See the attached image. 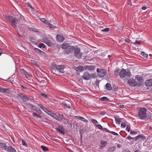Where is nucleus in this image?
I'll return each mask as SVG.
<instances>
[{"label":"nucleus","mask_w":152,"mask_h":152,"mask_svg":"<svg viewBox=\"0 0 152 152\" xmlns=\"http://www.w3.org/2000/svg\"><path fill=\"white\" fill-rule=\"evenodd\" d=\"M96 72L99 76H105L107 74L106 71L104 69L97 68L96 69Z\"/></svg>","instance_id":"39448f33"},{"label":"nucleus","mask_w":152,"mask_h":152,"mask_svg":"<svg viewBox=\"0 0 152 152\" xmlns=\"http://www.w3.org/2000/svg\"><path fill=\"white\" fill-rule=\"evenodd\" d=\"M146 109L145 108H140L138 112V116L141 119H145L147 117Z\"/></svg>","instance_id":"7ed1b4c3"},{"label":"nucleus","mask_w":152,"mask_h":152,"mask_svg":"<svg viewBox=\"0 0 152 152\" xmlns=\"http://www.w3.org/2000/svg\"><path fill=\"white\" fill-rule=\"evenodd\" d=\"M65 66L63 65H59L57 68L56 70L60 73H63L64 72V69Z\"/></svg>","instance_id":"9d476101"},{"label":"nucleus","mask_w":152,"mask_h":152,"mask_svg":"<svg viewBox=\"0 0 152 152\" xmlns=\"http://www.w3.org/2000/svg\"><path fill=\"white\" fill-rule=\"evenodd\" d=\"M41 95L44 98H46L47 97V95L45 94H41Z\"/></svg>","instance_id":"13d9d810"},{"label":"nucleus","mask_w":152,"mask_h":152,"mask_svg":"<svg viewBox=\"0 0 152 152\" xmlns=\"http://www.w3.org/2000/svg\"><path fill=\"white\" fill-rule=\"evenodd\" d=\"M45 23L46 24L48 25L50 28H52L54 29V28H56V27L55 26L51 24L50 23L48 22L47 20L46 22Z\"/></svg>","instance_id":"bb28decb"},{"label":"nucleus","mask_w":152,"mask_h":152,"mask_svg":"<svg viewBox=\"0 0 152 152\" xmlns=\"http://www.w3.org/2000/svg\"><path fill=\"white\" fill-rule=\"evenodd\" d=\"M41 148H42L43 150L45 151H46L48 150V149L46 147L44 146L41 145Z\"/></svg>","instance_id":"e433bc0d"},{"label":"nucleus","mask_w":152,"mask_h":152,"mask_svg":"<svg viewBox=\"0 0 152 152\" xmlns=\"http://www.w3.org/2000/svg\"><path fill=\"white\" fill-rule=\"evenodd\" d=\"M105 88L107 90L110 91L112 89L111 85L109 83H107L105 85Z\"/></svg>","instance_id":"a878e982"},{"label":"nucleus","mask_w":152,"mask_h":152,"mask_svg":"<svg viewBox=\"0 0 152 152\" xmlns=\"http://www.w3.org/2000/svg\"><path fill=\"white\" fill-rule=\"evenodd\" d=\"M100 113L101 115H104L105 113V112L104 111H101Z\"/></svg>","instance_id":"338daca9"},{"label":"nucleus","mask_w":152,"mask_h":152,"mask_svg":"<svg viewBox=\"0 0 152 152\" xmlns=\"http://www.w3.org/2000/svg\"><path fill=\"white\" fill-rule=\"evenodd\" d=\"M101 31H102L107 32L109 31V28H106L103 29Z\"/></svg>","instance_id":"37998d69"},{"label":"nucleus","mask_w":152,"mask_h":152,"mask_svg":"<svg viewBox=\"0 0 152 152\" xmlns=\"http://www.w3.org/2000/svg\"><path fill=\"white\" fill-rule=\"evenodd\" d=\"M115 149V146H112L110 147L108 149V151L109 152H113L114 151Z\"/></svg>","instance_id":"7c9ffc66"},{"label":"nucleus","mask_w":152,"mask_h":152,"mask_svg":"<svg viewBox=\"0 0 152 152\" xmlns=\"http://www.w3.org/2000/svg\"><path fill=\"white\" fill-rule=\"evenodd\" d=\"M90 77H82L83 78L86 80H88L90 79Z\"/></svg>","instance_id":"603ef678"},{"label":"nucleus","mask_w":152,"mask_h":152,"mask_svg":"<svg viewBox=\"0 0 152 152\" xmlns=\"http://www.w3.org/2000/svg\"><path fill=\"white\" fill-rule=\"evenodd\" d=\"M47 114H48V115H49L50 116L52 117L55 114V113H54L49 110Z\"/></svg>","instance_id":"72a5a7b5"},{"label":"nucleus","mask_w":152,"mask_h":152,"mask_svg":"<svg viewBox=\"0 0 152 152\" xmlns=\"http://www.w3.org/2000/svg\"><path fill=\"white\" fill-rule=\"evenodd\" d=\"M75 119L77 120H80V118H80L81 117L80 116H75Z\"/></svg>","instance_id":"e2e57ef3"},{"label":"nucleus","mask_w":152,"mask_h":152,"mask_svg":"<svg viewBox=\"0 0 152 152\" xmlns=\"http://www.w3.org/2000/svg\"><path fill=\"white\" fill-rule=\"evenodd\" d=\"M75 49V47L74 46L69 45L66 50H65L64 52L67 54H69L72 52Z\"/></svg>","instance_id":"0eeeda50"},{"label":"nucleus","mask_w":152,"mask_h":152,"mask_svg":"<svg viewBox=\"0 0 152 152\" xmlns=\"http://www.w3.org/2000/svg\"><path fill=\"white\" fill-rule=\"evenodd\" d=\"M32 115L34 117H36L38 118H41V115L39 114H38L35 113H33L32 114Z\"/></svg>","instance_id":"2f4dec72"},{"label":"nucleus","mask_w":152,"mask_h":152,"mask_svg":"<svg viewBox=\"0 0 152 152\" xmlns=\"http://www.w3.org/2000/svg\"><path fill=\"white\" fill-rule=\"evenodd\" d=\"M83 76H90L89 74L87 72H85L84 73Z\"/></svg>","instance_id":"680f3d73"},{"label":"nucleus","mask_w":152,"mask_h":152,"mask_svg":"<svg viewBox=\"0 0 152 152\" xmlns=\"http://www.w3.org/2000/svg\"><path fill=\"white\" fill-rule=\"evenodd\" d=\"M42 40L45 43H46V42H48V40L47 38L45 37H43Z\"/></svg>","instance_id":"79ce46f5"},{"label":"nucleus","mask_w":152,"mask_h":152,"mask_svg":"<svg viewBox=\"0 0 152 152\" xmlns=\"http://www.w3.org/2000/svg\"><path fill=\"white\" fill-rule=\"evenodd\" d=\"M45 45L43 43H40L39 44V47L40 48H45Z\"/></svg>","instance_id":"4c0bfd02"},{"label":"nucleus","mask_w":152,"mask_h":152,"mask_svg":"<svg viewBox=\"0 0 152 152\" xmlns=\"http://www.w3.org/2000/svg\"><path fill=\"white\" fill-rule=\"evenodd\" d=\"M57 66L55 63H53L51 65V67L52 69L53 70H56L58 67Z\"/></svg>","instance_id":"cd10ccee"},{"label":"nucleus","mask_w":152,"mask_h":152,"mask_svg":"<svg viewBox=\"0 0 152 152\" xmlns=\"http://www.w3.org/2000/svg\"><path fill=\"white\" fill-rule=\"evenodd\" d=\"M0 148L2 149L6 150L7 147L6 144L0 142Z\"/></svg>","instance_id":"412c9836"},{"label":"nucleus","mask_w":152,"mask_h":152,"mask_svg":"<svg viewBox=\"0 0 152 152\" xmlns=\"http://www.w3.org/2000/svg\"><path fill=\"white\" fill-rule=\"evenodd\" d=\"M74 53L75 56L78 58H80L82 56V54L80 52V49L79 48H75L74 50Z\"/></svg>","instance_id":"423d86ee"},{"label":"nucleus","mask_w":152,"mask_h":152,"mask_svg":"<svg viewBox=\"0 0 152 152\" xmlns=\"http://www.w3.org/2000/svg\"><path fill=\"white\" fill-rule=\"evenodd\" d=\"M107 144V142L106 141L102 140L101 141V147L102 148L105 146Z\"/></svg>","instance_id":"5701e85b"},{"label":"nucleus","mask_w":152,"mask_h":152,"mask_svg":"<svg viewBox=\"0 0 152 152\" xmlns=\"http://www.w3.org/2000/svg\"><path fill=\"white\" fill-rule=\"evenodd\" d=\"M123 118H120L118 117H115V120L116 123L118 124H121V122L122 121V120H123Z\"/></svg>","instance_id":"4be33fe9"},{"label":"nucleus","mask_w":152,"mask_h":152,"mask_svg":"<svg viewBox=\"0 0 152 152\" xmlns=\"http://www.w3.org/2000/svg\"><path fill=\"white\" fill-rule=\"evenodd\" d=\"M119 72V76H130L131 73L128 69H121L120 71V69H116L114 71V75H117Z\"/></svg>","instance_id":"f03ea898"},{"label":"nucleus","mask_w":152,"mask_h":152,"mask_svg":"<svg viewBox=\"0 0 152 152\" xmlns=\"http://www.w3.org/2000/svg\"><path fill=\"white\" fill-rule=\"evenodd\" d=\"M33 49L34 51L35 52L37 53L41 54L42 53H44V52L43 51H41L38 48H33Z\"/></svg>","instance_id":"393cba45"},{"label":"nucleus","mask_w":152,"mask_h":152,"mask_svg":"<svg viewBox=\"0 0 152 152\" xmlns=\"http://www.w3.org/2000/svg\"><path fill=\"white\" fill-rule=\"evenodd\" d=\"M84 68L86 70H93L95 69V66H84Z\"/></svg>","instance_id":"2eb2a0df"},{"label":"nucleus","mask_w":152,"mask_h":152,"mask_svg":"<svg viewBox=\"0 0 152 152\" xmlns=\"http://www.w3.org/2000/svg\"><path fill=\"white\" fill-rule=\"evenodd\" d=\"M42 110L45 112L46 113H47L49 111V110L48 109L45 107H44L42 109Z\"/></svg>","instance_id":"49530a36"},{"label":"nucleus","mask_w":152,"mask_h":152,"mask_svg":"<svg viewBox=\"0 0 152 152\" xmlns=\"http://www.w3.org/2000/svg\"><path fill=\"white\" fill-rule=\"evenodd\" d=\"M91 121L92 123L94 124V125H97V124L98 123V122L96 121V120L94 119H91Z\"/></svg>","instance_id":"f704fd0d"},{"label":"nucleus","mask_w":152,"mask_h":152,"mask_svg":"<svg viewBox=\"0 0 152 152\" xmlns=\"http://www.w3.org/2000/svg\"><path fill=\"white\" fill-rule=\"evenodd\" d=\"M4 18L6 19V20L10 22H11L13 18L11 16H7L5 15L4 16Z\"/></svg>","instance_id":"6ab92c4d"},{"label":"nucleus","mask_w":152,"mask_h":152,"mask_svg":"<svg viewBox=\"0 0 152 152\" xmlns=\"http://www.w3.org/2000/svg\"><path fill=\"white\" fill-rule=\"evenodd\" d=\"M20 21V19H17L15 18H14L11 22V25L13 27H15L16 26V25Z\"/></svg>","instance_id":"6e6552de"},{"label":"nucleus","mask_w":152,"mask_h":152,"mask_svg":"<svg viewBox=\"0 0 152 152\" xmlns=\"http://www.w3.org/2000/svg\"><path fill=\"white\" fill-rule=\"evenodd\" d=\"M36 104L37 105V106L41 108L42 109L43 108V107H44V106H42L41 104Z\"/></svg>","instance_id":"6e6d98bb"},{"label":"nucleus","mask_w":152,"mask_h":152,"mask_svg":"<svg viewBox=\"0 0 152 152\" xmlns=\"http://www.w3.org/2000/svg\"><path fill=\"white\" fill-rule=\"evenodd\" d=\"M145 85L147 86H152V79L147 80L145 83Z\"/></svg>","instance_id":"4468645a"},{"label":"nucleus","mask_w":152,"mask_h":152,"mask_svg":"<svg viewBox=\"0 0 152 152\" xmlns=\"http://www.w3.org/2000/svg\"><path fill=\"white\" fill-rule=\"evenodd\" d=\"M0 92L3 93H9L10 91L7 88H2L0 87Z\"/></svg>","instance_id":"aec40b11"},{"label":"nucleus","mask_w":152,"mask_h":152,"mask_svg":"<svg viewBox=\"0 0 152 152\" xmlns=\"http://www.w3.org/2000/svg\"><path fill=\"white\" fill-rule=\"evenodd\" d=\"M69 44L67 43L64 42L61 45V48L63 49H64L65 50H66V48L69 46Z\"/></svg>","instance_id":"dca6fc26"},{"label":"nucleus","mask_w":152,"mask_h":152,"mask_svg":"<svg viewBox=\"0 0 152 152\" xmlns=\"http://www.w3.org/2000/svg\"><path fill=\"white\" fill-rule=\"evenodd\" d=\"M100 81V80H96L95 82V83L96 85H97L98 86H99V83Z\"/></svg>","instance_id":"4d7b16f0"},{"label":"nucleus","mask_w":152,"mask_h":152,"mask_svg":"<svg viewBox=\"0 0 152 152\" xmlns=\"http://www.w3.org/2000/svg\"><path fill=\"white\" fill-rule=\"evenodd\" d=\"M126 138L129 140H133L134 139V138L131 137V136L129 135L127 137H126Z\"/></svg>","instance_id":"3c124183"},{"label":"nucleus","mask_w":152,"mask_h":152,"mask_svg":"<svg viewBox=\"0 0 152 152\" xmlns=\"http://www.w3.org/2000/svg\"><path fill=\"white\" fill-rule=\"evenodd\" d=\"M22 145L23 146H24L25 147L27 146V145L26 144V143L25 142V141L23 140H22Z\"/></svg>","instance_id":"09e8293b"},{"label":"nucleus","mask_w":152,"mask_h":152,"mask_svg":"<svg viewBox=\"0 0 152 152\" xmlns=\"http://www.w3.org/2000/svg\"><path fill=\"white\" fill-rule=\"evenodd\" d=\"M58 116L55 113L53 117L55 119L59 121L62 120L63 118V115L59 114H58Z\"/></svg>","instance_id":"1a4fd4ad"},{"label":"nucleus","mask_w":152,"mask_h":152,"mask_svg":"<svg viewBox=\"0 0 152 152\" xmlns=\"http://www.w3.org/2000/svg\"><path fill=\"white\" fill-rule=\"evenodd\" d=\"M103 129V130L104 131L107 132L109 133H110V131L106 128H104Z\"/></svg>","instance_id":"0e129e2a"},{"label":"nucleus","mask_w":152,"mask_h":152,"mask_svg":"<svg viewBox=\"0 0 152 152\" xmlns=\"http://www.w3.org/2000/svg\"><path fill=\"white\" fill-rule=\"evenodd\" d=\"M128 83L131 86L134 87L137 85L140 86L144 83L143 80L141 77H135V78H130L128 80Z\"/></svg>","instance_id":"f257e3e1"},{"label":"nucleus","mask_w":152,"mask_h":152,"mask_svg":"<svg viewBox=\"0 0 152 152\" xmlns=\"http://www.w3.org/2000/svg\"><path fill=\"white\" fill-rule=\"evenodd\" d=\"M29 39L31 42H34V39L32 37H30Z\"/></svg>","instance_id":"774afa93"},{"label":"nucleus","mask_w":152,"mask_h":152,"mask_svg":"<svg viewBox=\"0 0 152 152\" xmlns=\"http://www.w3.org/2000/svg\"><path fill=\"white\" fill-rule=\"evenodd\" d=\"M118 107L119 108H122L124 107V105L121 104L119 103L117 104Z\"/></svg>","instance_id":"c03bdc74"},{"label":"nucleus","mask_w":152,"mask_h":152,"mask_svg":"<svg viewBox=\"0 0 152 152\" xmlns=\"http://www.w3.org/2000/svg\"><path fill=\"white\" fill-rule=\"evenodd\" d=\"M62 104L64 106L66 107V108L69 109L71 108L70 105L67 102H62Z\"/></svg>","instance_id":"b1692460"},{"label":"nucleus","mask_w":152,"mask_h":152,"mask_svg":"<svg viewBox=\"0 0 152 152\" xmlns=\"http://www.w3.org/2000/svg\"><path fill=\"white\" fill-rule=\"evenodd\" d=\"M126 125V124L125 122H123L121 124V126L123 128H125Z\"/></svg>","instance_id":"ea45409f"},{"label":"nucleus","mask_w":152,"mask_h":152,"mask_svg":"<svg viewBox=\"0 0 152 152\" xmlns=\"http://www.w3.org/2000/svg\"><path fill=\"white\" fill-rule=\"evenodd\" d=\"M46 20H47L45 18H42L40 19V20L44 23L46 22Z\"/></svg>","instance_id":"8fccbe9b"},{"label":"nucleus","mask_w":152,"mask_h":152,"mask_svg":"<svg viewBox=\"0 0 152 152\" xmlns=\"http://www.w3.org/2000/svg\"><path fill=\"white\" fill-rule=\"evenodd\" d=\"M96 126L99 129H103L102 127L100 124H97L96 125Z\"/></svg>","instance_id":"a18cd8bd"},{"label":"nucleus","mask_w":152,"mask_h":152,"mask_svg":"<svg viewBox=\"0 0 152 152\" xmlns=\"http://www.w3.org/2000/svg\"><path fill=\"white\" fill-rule=\"evenodd\" d=\"M27 5H28V7H29L30 8H31V9H33V8L32 7L30 3H27Z\"/></svg>","instance_id":"bf43d9fd"},{"label":"nucleus","mask_w":152,"mask_h":152,"mask_svg":"<svg viewBox=\"0 0 152 152\" xmlns=\"http://www.w3.org/2000/svg\"><path fill=\"white\" fill-rule=\"evenodd\" d=\"M84 69V67L83 66H79L77 68V71L81 72Z\"/></svg>","instance_id":"c85d7f7f"},{"label":"nucleus","mask_w":152,"mask_h":152,"mask_svg":"<svg viewBox=\"0 0 152 152\" xmlns=\"http://www.w3.org/2000/svg\"><path fill=\"white\" fill-rule=\"evenodd\" d=\"M126 131H127L128 132H129L130 130V128L129 126L127 125L126 128Z\"/></svg>","instance_id":"5fc2aeb1"},{"label":"nucleus","mask_w":152,"mask_h":152,"mask_svg":"<svg viewBox=\"0 0 152 152\" xmlns=\"http://www.w3.org/2000/svg\"><path fill=\"white\" fill-rule=\"evenodd\" d=\"M80 118V121H83V122H88L87 120L86 119H85L84 118H83L82 117H81Z\"/></svg>","instance_id":"58836bf2"},{"label":"nucleus","mask_w":152,"mask_h":152,"mask_svg":"<svg viewBox=\"0 0 152 152\" xmlns=\"http://www.w3.org/2000/svg\"><path fill=\"white\" fill-rule=\"evenodd\" d=\"M134 44L140 45H141V42L140 41L136 40L134 43Z\"/></svg>","instance_id":"a19ab883"},{"label":"nucleus","mask_w":152,"mask_h":152,"mask_svg":"<svg viewBox=\"0 0 152 152\" xmlns=\"http://www.w3.org/2000/svg\"><path fill=\"white\" fill-rule=\"evenodd\" d=\"M6 150L8 152H16L15 148L11 146L8 147L7 150Z\"/></svg>","instance_id":"a211bd4d"},{"label":"nucleus","mask_w":152,"mask_h":152,"mask_svg":"<svg viewBox=\"0 0 152 152\" xmlns=\"http://www.w3.org/2000/svg\"><path fill=\"white\" fill-rule=\"evenodd\" d=\"M141 55L145 58H146L148 57V55L145 53L144 52H142L141 53Z\"/></svg>","instance_id":"c9c22d12"},{"label":"nucleus","mask_w":152,"mask_h":152,"mask_svg":"<svg viewBox=\"0 0 152 152\" xmlns=\"http://www.w3.org/2000/svg\"><path fill=\"white\" fill-rule=\"evenodd\" d=\"M137 133L135 131H131L130 132V134H131V135H134V134H136Z\"/></svg>","instance_id":"de8ad7c7"},{"label":"nucleus","mask_w":152,"mask_h":152,"mask_svg":"<svg viewBox=\"0 0 152 152\" xmlns=\"http://www.w3.org/2000/svg\"><path fill=\"white\" fill-rule=\"evenodd\" d=\"M56 37L57 41L60 42H62L64 39V37L61 34H58Z\"/></svg>","instance_id":"f8f14e48"},{"label":"nucleus","mask_w":152,"mask_h":152,"mask_svg":"<svg viewBox=\"0 0 152 152\" xmlns=\"http://www.w3.org/2000/svg\"><path fill=\"white\" fill-rule=\"evenodd\" d=\"M125 41L127 43H130L129 40L128 39H125Z\"/></svg>","instance_id":"69168bd1"},{"label":"nucleus","mask_w":152,"mask_h":152,"mask_svg":"<svg viewBox=\"0 0 152 152\" xmlns=\"http://www.w3.org/2000/svg\"><path fill=\"white\" fill-rule=\"evenodd\" d=\"M100 100L101 101H107L108 100V99L106 97H103L100 98Z\"/></svg>","instance_id":"473e14b6"},{"label":"nucleus","mask_w":152,"mask_h":152,"mask_svg":"<svg viewBox=\"0 0 152 152\" xmlns=\"http://www.w3.org/2000/svg\"><path fill=\"white\" fill-rule=\"evenodd\" d=\"M110 133H111V134H112L113 135H118V134L117 133L113 132H112V131H110Z\"/></svg>","instance_id":"864d4df0"},{"label":"nucleus","mask_w":152,"mask_h":152,"mask_svg":"<svg viewBox=\"0 0 152 152\" xmlns=\"http://www.w3.org/2000/svg\"><path fill=\"white\" fill-rule=\"evenodd\" d=\"M136 140H145V137L142 135H140L139 136H136Z\"/></svg>","instance_id":"f3484780"},{"label":"nucleus","mask_w":152,"mask_h":152,"mask_svg":"<svg viewBox=\"0 0 152 152\" xmlns=\"http://www.w3.org/2000/svg\"><path fill=\"white\" fill-rule=\"evenodd\" d=\"M56 130L59 133L63 134L64 132V129L62 125H60L58 126V128L56 129Z\"/></svg>","instance_id":"9b49d317"},{"label":"nucleus","mask_w":152,"mask_h":152,"mask_svg":"<svg viewBox=\"0 0 152 152\" xmlns=\"http://www.w3.org/2000/svg\"><path fill=\"white\" fill-rule=\"evenodd\" d=\"M18 97L22 99L24 102H26L28 100V99L27 97L24 96L22 94H19L18 95Z\"/></svg>","instance_id":"ddd939ff"},{"label":"nucleus","mask_w":152,"mask_h":152,"mask_svg":"<svg viewBox=\"0 0 152 152\" xmlns=\"http://www.w3.org/2000/svg\"><path fill=\"white\" fill-rule=\"evenodd\" d=\"M21 72L25 75H27L28 76H31V75H29V73L23 69H21Z\"/></svg>","instance_id":"c756f323"},{"label":"nucleus","mask_w":152,"mask_h":152,"mask_svg":"<svg viewBox=\"0 0 152 152\" xmlns=\"http://www.w3.org/2000/svg\"><path fill=\"white\" fill-rule=\"evenodd\" d=\"M28 107L30 108L31 110L36 111L39 114L42 113V112L41 110L35 106L32 105L31 104H29Z\"/></svg>","instance_id":"20e7f679"},{"label":"nucleus","mask_w":152,"mask_h":152,"mask_svg":"<svg viewBox=\"0 0 152 152\" xmlns=\"http://www.w3.org/2000/svg\"><path fill=\"white\" fill-rule=\"evenodd\" d=\"M48 45L50 46L51 45V42L49 41H48V42H47L46 43Z\"/></svg>","instance_id":"052dcab7"}]
</instances>
